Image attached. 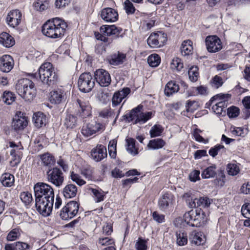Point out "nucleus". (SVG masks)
Returning a JSON list of instances; mask_svg holds the SVG:
<instances>
[{
  "mask_svg": "<svg viewBox=\"0 0 250 250\" xmlns=\"http://www.w3.org/2000/svg\"><path fill=\"white\" fill-rule=\"evenodd\" d=\"M49 6V3L46 0H38L34 3L35 9L40 11L46 9Z\"/></svg>",
  "mask_w": 250,
  "mask_h": 250,
  "instance_id": "nucleus-51",
  "label": "nucleus"
},
{
  "mask_svg": "<svg viewBox=\"0 0 250 250\" xmlns=\"http://www.w3.org/2000/svg\"><path fill=\"white\" fill-rule=\"evenodd\" d=\"M191 91L193 95H207L208 94V88L206 86L201 85L197 87H192Z\"/></svg>",
  "mask_w": 250,
  "mask_h": 250,
  "instance_id": "nucleus-44",
  "label": "nucleus"
},
{
  "mask_svg": "<svg viewBox=\"0 0 250 250\" xmlns=\"http://www.w3.org/2000/svg\"><path fill=\"white\" fill-rule=\"evenodd\" d=\"M47 181L57 187L61 186L64 181L62 171L57 167L49 168L46 172Z\"/></svg>",
  "mask_w": 250,
  "mask_h": 250,
  "instance_id": "nucleus-7",
  "label": "nucleus"
},
{
  "mask_svg": "<svg viewBox=\"0 0 250 250\" xmlns=\"http://www.w3.org/2000/svg\"><path fill=\"white\" fill-rule=\"evenodd\" d=\"M95 79L101 86H108L111 83L110 75L103 69H97L94 73Z\"/></svg>",
  "mask_w": 250,
  "mask_h": 250,
  "instance_id": "nucleus-16",
  "label": "nucleus"
},
{
  "mask_svg": "<svg viewBox=\"0 0 250 250\" xmlns=\"http://www.w3.org/2000/svg\"><path fill=\"white\" fill-rule=\"evenodd\" d=\"M165 142L162 139H155L149 141L147 147L150 149H158L165 145Z\"/></svg>",
  "mask_w": 250,
  "mask_h": 250,
  "instance_id": "nucleus-36",
  "label": "nucleus"
},
{
  "mask_svg": "<svg viewBox=\"0 0 250 250\" xmlns=\"http://www.w3.org/2000/svg\"><path fill=\"white\" fill-rule=\"evenodd\" d=\"M143 106L138 105L132 109L125 116V119L128 122H132L134 124H143L150 119L153 116L151 111L143 112Z\"/></svg>",
  "mask_w": 250,
  "mask_h": 250,
  "instance_id": "nucleus-6",
  "label": "nucleus"
},
{
  "mask_svg": "<svg viewBox=\"0 0 250 250\" xmlns=\"http://www.w3.org/2000/svg\"><path fill=\"white\" fill-rule=\"evenodd\" d=\"M184 65L181 60L179 58H173L170 63V67L172 69L180 71L183 68Z\"/></svg>",
  "mask_w": 250,
  "mask_h": 250,
  "instance_id": "nucleus-49",
  "label": "nucleus"
},
{
  "mask_svg": "<svg viewBox=\"0 0 250 250\" xmlns=\"http://www.w3.org/2000/svg\"><path fill=\"white\" fill-rule=\"evenodd\" d=\"M188 74L189 80L193 82L198 80L199 77L198 68L196 66H192L188 70Z\"/></svg>",
  "mask_w": 250,
  "mask_h": 250,
  "instance_id": "nucleus-43",
  "label": "nucleus"
},
{
  "mask_svg": "<svg viewBox=\"0 0 250 250\" xmlns=\"http://www.w3.org/2000/svg\"><path fill=\"white\" fill-rule=\"evenodd\" d=\"M41 159L44 166L51 167L55 164L54 157L50 153H46L41 155Z\"/></svg>",
  "mask_w": 250,
  "mask_h": 250,
  "instance_id": "nucleus-35",
  "label": "nucleus"
},
{
  "mask_svg": "<svg viewBox=\"0 0 250 250\" xmlns=\"http://www.w3.org/2000/svg\"><path fill=\"white\" fill-rule=\"evenodd\" d=\"M50 101L52 104H58L64 100L65 94L61 89L53 91L50 92Z\"/></svg>",
  "mask_w": 250,
  "mask_h": 250,
  "instance_id": "nucleus-26",
  "label": "nucleus"
},
{
  "mask_svg": "<svg viewBox=\"0 0 250 250\" xmlns=\"http://www.w3.org/2000/svg\"><path fill=\"white\" fill-rule=\"evenodd\" d=\"M231 133L233 135L242 137L245 136L244 129L242 127H231Z\"/></svg>",
  "mask_w": 250,
  "mask_h": 250,
  "instance_id": "nucleus-63",
  "label": "nucleus"
},
{
  "mask_svg": "<svg viewBox=\"0 0 250 250\" xmlns=\"http://www.w3.org/2000/svg\"><path fill=\"white\" fill-rule=\"evenodd\" d=\"M28 125L27 118L21 112H17L13 119L12 127L16 131L22 130Z\"/></svg>",
  "mask_w": 250,
  "mask_h": 250,
  "instance_id": "nucleus-14",
  "label": "nucleus"
},
{
  "mask_svg": "<svg viewBox=\"0 0 250 250\" xmlns=\"http://www.w3.org/2000/svg\"><path fill=\"white\" fill-rule=\"evenodd\" d=\"M172 201L171 195L168 193L164 194L159 200L158 206L159 208L163 211H166L171 207Z\"/></svg>",
  "mask_w": 250,
  "mask_h": 250,
  "instance_id": "nucleus-22",
  "label": "nucleus"
},
{
  "mask_svg": "<svg viewBox=\"0 0 250 250\" xmlns=\"http://www.w3.org/2000/svg\"><path fill=\"white\" fill-rule=\"evenodd\" d=\"M38 75L34 74L35 77L39 76L40 80L44 83L49 86L56 83L58 80V76L54 71L52 64L46 62L41 65L38 70Z\"/></svg>",
  "mask_w": 250,
  "mask_h": 250,
  "instance_id": "nucleus-3",
  "label": "nucleus"
},
{
  "mask_svg": "<svg viewBox=\"0 0 250 250\" xmlns=\"http://www.w3.org/2000/svg\"><path fill=\"white\" fill-rule=\"evenodd\" d=\"M224 99V95H216L213 97L209 101V104H213L212 107V110L218 115L223 116L226 114L227 107V103L225 101H220Z\"/></svg>",
  "mask_w": 250,
  "mask_h": 250,
  "instance_id": "nucleus-11",
  "label": "nucleus"
},
{
  "mask_svg": "<svg viewBox=\"0 0 250 250\" xmlns=\"http://www.w3.org/2000/svg\"><path fill=\"white\" fill-rule=\"evenodd\" d=\"M211 83L213 87L218 88L223 85V81L221 77L216 75L212 79Z\"/></svg>",
  "mask_w": 250,
  "mask_h": 250,
  "instance_id": "nucleus-56",
  "label": "nucleus"
},
{
  "mask_svg": "<svg viewBox=\"0 0 250 250\" xmlns=\"http://www.w3.org/2000/svg\"><path fill=\"white\" fill-rule=\"evenodd\" d=\"M116 145L117 141L115 140H111L108 144V148L109 154L111 158H114L116 155Z\"/></svg>",
  "mask_w": 250,
  "mask_h": 250,
  "instance_id": "nucleus-52",
  "label": "nucleus"
},
{
  "mask_svg": "<svg viewBox=\"0 0 250 250\" xmlns=\"http://www.w3.org/2000/svg\"><path fill=\"white\" fill-rule=\"evenodd\" d=\"M14 61L9 55H4L0 58V70L4 73L9 72L13 68Z\"/></svg>",
  "mask_w": 250,
  "mask_h": 250,
  "instance_id": "nucleus-19",
  "label": "nucleus"
},
{
  "mask_svg": "<svg viewBox=\"0 0 250 250\" xmlns=\"http://www.w3.org/2000/svg\"><path fill=\"white\" fill-rule=\"evenodd\" d=\"M163 131V127L160 125H155L150 130L149 133L151 138L159 136Z\"/></svg>",
  "mask_w": 250,
  "mask_h": 250,
  "instance_id": "nucleus-46",
  "label": "nucleus"
},
{
  "mask_svg": "<svg viewBox=\"0 0 250 250\" xmlns=\"http://www.w3.org/2000/svg\"><path fill=\"white\" fill-rule=\"evenodd\" d=\"M35 206L37 210L43 216H47L52 212L54 201L53 188L43 182H39L34 187Z\"/></svg>",
  "mask_w": 250,
  "mask_h": 250,
  "instance_id": "nucleus-1",
  "label": "nucleus"
},
{
  "mask_svg": "<svg viewBox=\"0 0 250 250\" xmlns=\"http://www.w3.org/2000/svg\"><path fill=\"white\" fill-rule=\"evenodd\" d=\"M125 9L128 14H133L135 10L133 4L129 0L125 1Z\"/></svg>",
  "mask_w": 250,
  "mask_h": 250,
  "instance_id": "nucleus-61",
  "label": "nucleus"
},
{
  "mask_svg": "<svg viewBox=\"0 0 250 250\" xmlns=\"http://www.w3.org/2000/svg\"><path fill=\"white\" fill-rule=\"evenodd\" d=\"M16 250H30V246L24 242L17 241L15 242Z\"/></svg>",
  "mask_w": 250,
  "mask_h": 250,
  "instance_id": "nucleus-58",
  "label": "nucleus"
},
{
  "mask_svg": "<svg viewBox=\"0 0 250 250\" xmlns=\"http://www.w3.org/2000/svg\"><path fill=\"white\" fill-rule=\"evenodd\" d=\"M76 105L79 107L77 114L82 118H85L91 114V107L88 102L83 99H77Z\"/></svg>",
  "mask_w": 250,
  "mask_h": 250,
  "instance_id": "nucleus-18",
  "label": "nucleus"
},
{
  "mask_svg": "<svg viewBox=\"0 0 250 250\" xmlns=\"http://www.w3.org/2000/svg\"><path fill=\"white\" fill-rule=\"evenodd\" d=\"M16 89L19 95L27 101L32 100L36 95L34 84L28 79L19 80L16 85Z\"/></svg>",
  "mask_w": 250,
  "mask_h": 250,
  "instance_id": "nucleus-5",
  "label": "nucleus"
},
{
  "mask_svg": "<svg viewBox=\"0 0 250 250\" xmlns=\"http://www.w3.org/2000/svg\"><path fill=\"white\" fill-rule=\"evenodd\" d=\"M126 150L130 154L135 156L138 153V149L135 146V140L131 138L125 140Z\"/></svg>",
  "mask_w": 250,
  "mask_h": 250,
  "instance_id": "nucleus-33",
  "label": "nucleus"
},
{
  "mask_svg": "<svg viewBox=\"0 0 250 250\" xmlns=\"http://www.w3.org/2000/svg\"><path fill=\"white\" fill-rule=\"evenodd\" d=\"M11 155L13 157L12 161L14 165H18L21 161V156L16 151L15 149H12L10 152Z\"/></svg>",
  "mask_w": 250,
  "mask_h": 250,
  "instance_id": "nucleus-62",
  "label": "nucleus"
},
{
  "mask_svg": "<svg viewBox=\"0 0 250 250\" xmlns=\"http://www.w3.org/2000/svg\"><path fill=\"white\" fill-rule=\"evenodd\" d=\"M167 41V35L159 32L150 34L147 39V44L151 48H158L163 46Z\"/></svg>",
  "mask_w": 250,
  "mask_h": 250,
  "instance_id": "nucleus-12",
  "label": "nucleus"
},
{
  "mask_svg": "<svg viewBox=\"0 0 250 250\" xmlns=\"http://www.w3.org/2000/svg\"><path fill=\"white\" fill-rule=\"evenodd\" d=\"M122 29L117 28L115 25H103L100 28V32L102 34L106 36L112 35H118L121 33Z\"/></svg>",
  "mask_w": 250,
  "mask_h": 250,
  "instance_id": "nucleus-27",
  "label": "nucleus"
},
{
  "mask_svg": "<svg viewBox=\"0 0 250 250\" xmlns=\"http://www.w3.org/2000/svg\"><path fill=\"white\" fill-rule=\"evenodd\" d=\"M77 193V187L73 184H68L63 188L62 193L65 198L69 199L76 196Z\"/></svg>",
  "mask_w": 250,
  "mask_h": 250,
  "instance_id": "nucleus-30",
  "label": "nucleus"
},
{
  "mask_svg": "<svg viewBox=\"0 0 250 250\" xmlns=\"http://www.w3.org/2000/svg\"><path fill=\"white\" fill-rule=\"evenodd\" d=\"M193 52L192 42L189 40L183 42L181 47V52L183 56H189Z\"/></svg>",
  "mask_w": 250,
  "mask_h": 250,
  "instance_id": "nucleus-31",
  "label": "nucleus"
},
{
  "mask_svg": "<svg viewBox=\"0 0 250 250\" xmlns=\"http://www.w3.org/2000/svg\"><path fill=\"white\" fill-rule=\"evenodd\" d=\"M21 20V13L18 9L12 10L7 14L6 22L12 27H17L19 25Z\"/></svg>",
  "mask_w": 250,
  "mask_h": 250,
  "instance_id": "nucleus-17",
  "label": "nucleus"
},
{
  "mask_svg": "<svg viewBox=\"0 0 250 250\" xmlns=\"http://www.w3.org/2000/svg\"><path fill=\"white\" fill-rule=\"evenodd\" d=\"M179 90V85L175 81H170L165 86V94L169 97Z\"/></svg>",
  "mask_w": 250,
  "mask_h": 250,
  "instance_id": "nucleus-29",
  "label": "nucleus"
},
{
  "mask_svg": "<svg viewBox=\"0 0 250 250\" xmlns=\"http://www.w3.org/2000/svg\"><path fill=\"white\" fill-rule=\"evenodd\" d=\"M33 121L37 127H41L45 125L47 123L46 115L41 112L35 113L33 116Z\"/></svg>",
  "mask_w": 250,
  "mask_h": 250,
  "instance_id": "nucleus-28",
  "label": "nucleus"
},
{
  "mask_svg": "<svg viewBox=\"0 0 250 250\" xmlns=\"http://www.w3.org/2000/svg\"><path fill=\"white\" fill-rule=\"evenodd\" d=\"M242 214L247 218H250V204L245 203L241 208Z\"/></svg>",
  "mask_w": 250,
  "mask_h": 250,
  "instance_id": "nucleus-59",
  "label": "nucleus"
},
{
  "mask_svg": "<svg viewBox=\"0 0 250 250\" xmlns=\"http://www.w3.org/2000/svg\"><path fill=\"white\" fill-rule=\"evenodd\" d=\"M184 198L190 208L208 207L211 203L210 200L207 197L193 198L188 193H186L184 195Z\"/></svg>",
  "mask_w": 250,
  "mask_h": 250,
  "instance_id": "nucleus-9",
  "label": "nucleus"
},
{
  "mask_svg": "<svg viewBox=\"0 0 250 250\" xmlns=\"http://www.w3.org/2000/svg\"><path fill=\"white\" fill-rule=\"evenodd\" d=\"M207 50L210 53H216L220 51L223 47L222 42L217 36H208L205 40Z\"/></svg>",
  "mask_w": 250,
  "mask_h": 250,
  "instance_id": "nucleus-13",
  "label": "nucleus"
},
{
  "mask_svg": "<svg viewBox=\"0 0 250 250\" xmlns=\"http://www.w3.org/2000/svg\"><path fill=\"white\" fill-rule=\"evenodd\" d=\"M67 27L62 19L56 18L47 21L42 27V32L46 37L52 39L62 38Z\"/></svg>",
  "mask_w": 250,
  "mask_h": 250,
  "instance_id": "nucleus-2",
  "label": "nucleus"
},
{
  "mask_svg": "<svg viewBox=\"0 0 250 250\" xmlns=\"http://www.w3.org/2000/svg\"><path fill=\"white\" fill-rule=\"evenodd\" d=\"M0 181L4 186L11 187L14 183V176L9 173H4L1 176Z\"/></svg>",
  "mask_w": 250,
  "mask_h": 250,
  "instance_id": "nucleus-34",
  "label": "nucleus"
},
{
  "mask_svg": "<svg viewBox=\"0 0 250 250\" xmlns=\"http://www.w3.org/2000/svg\"><path fill=\"white\" fill-rule=\"evenodd\" d=\"M147 241L141 237H139L135 243V248L137 250H146Z\"/></svg>",
  "mask_w": 250,
  "mask_h": 250,
  "instance_id": "nucleus-55",
  "label": "nucleus"
},
{
  "mask_svg": "<svg viewBox=\"0 0 250 250\" xmlns=\"http://www.w3.org/2000/svg\"><path fill=\"white\" fill-rule=\"evenodd\" d=\"M184 221L189 226L199 227L206 224L208 220L206 213L200 208L186 212L183 216Z\"/></svg>",
  "mask_w": 250,
  "mask_h": 250,
  "instance_id": "nucleus-4",
  "label": "nucleus"
},
{
  "mask_svg": "<svg viewBox=\"0 0 250 250\" xmlns=\"http://www.w3.org/2000/svg\"><path fill=\"white\" fill-rule=\"evenodd\" d=\"M89 190L92 193L96 202L99 203L104 200L105 194L101 189L90 188Z\"/></svg>",
  "mask_w": 250,
  "mask_h": 250,
  "instance_id": "nucleus-39",
  "label": "nucleus"
},
{
  "mask_svg": "<svg viewBox=\"0 0 250 250\" xmlns=\"http://www.w3.org/2000/svg\"><path fill=\"white\" fill-rule=\"evenodd\" d=\"M15 97L11 92L5 91L1 98V100L7 104H11L15 101Z\"/></svg>",
  "mask_w": 250,
  "mask_h": 250,
  "instance_id": "nucleus-48",
  "label": "nucleus"
},
{
  "mask_svg": "<svg viewBox=\"0 0 250 250\" xmlns=\"http://www.w3.org/2000/svg\"><path fill=\"white\" fill-rule=\"evenodd\" d=\"M189 241L191 244L201 245L206 241L205 235L201 232L192 231L189 235Z\"/></svg>",
  "mask_w": 250,
  "mask_h": 250,
  "instance_id": "nucleus-25",
  "label": "nucleus"
},
{
  "mask_svg": "<svg viewBox=\"0 0 250 250\" xmlns=\"http://www.w3.org/2000/svg\"><path fill=\"white\" fill-rule=\"evenodd\" d=\"M130 92V89L127 87L124 88L121 91L115 92L112 99V105L116 106L119 105Z\"/></svg>",
  "mask_w": 250,
  "mask_h": 250,
  "instance_id": "nucleus-23",
  "label": "nucleus"
},
{
  "mask_svg": "<svg viewBox=\"0 0 250 250\" xmlns=\"http://www.w3.org/2000/svg\"><path fill=\"white\" fill-rule=\"evenodd\" d=\"M104 130V126L103 124L96 121H92L83 125L81 132L84 136L89 137Z\"/></svg>",
  "mask_w": 250,
  "mask_h": 250,
  "instance_id": "nucleus-15",
  "label": "nucleus"
},
{
  "mask_svg": "<svg viewBox=\"0 0 250 250\" xmlns=\"http://www.w3.org/2000/svg\"><path fill=\"white\" fill-rule=\"evenodd\" d=\"M20 198L26 206L29 205L33 201L32 194L28 192H23L21 193Z\"/></svg>",
  "mask_w": 250,
  "mask_h": 250,
  "instance_id": "nucleus-53",
  "label": "nucleus"
},
{
  "mask_svg": "<svg viewBox=\"0 0 250 250\" xmlns=\"http://www.w3.org/2000/svg\"><path fill=\"white\" fill-rule=\"evenodd\" d=\"M102 19L106 22H113L118 19V12L111 8H105L101 11Z\"/></svg>",
  "mask_w": 250,
  "mask_h": 250,
  "instance_id": "nucleus-21",
  "label": "nucleus"
},
{
  "mask_svg": "<svg viewBox=\"0 0 250 250\" xmlns=\"http://www.w3.org/2000/svg\"><path fill=\"white\" fill-rule=\"evenodd\" d=\"M21 235V230L20 228H14L7 234L6 240L8 241H14L19 239Z\"/></svg>",
  "mask_w": 250,
  "mask_h": 250,
  "instance_id": "nucleus-40",
  "label": "nucleus"
},
{
  "mask_svg": "<svg viewBox=\"0 0 250 250\" xmlns=\"http://www.w3.org/2000/svg\"><path fill=\"white\" fill-rule=\"evenodd\" d=\"M70 176L71 179L80 186H82L86 183L85 181L82 179L80 175L74 173L73 171L70 173Z\"/></svg>",
  "mask_w": 250,
  "mask_h": 250,
  "instance_id": "nucleus-54",
  "label": "nucleus"
},
{
  "mask_svg": "<svg viewBox=\"0 0 250 250\" xmlns=\"http://www.w3.org/2000/svg\"><path fill=\"white\" fill-rule=\"evenodd\" d=\"M94 80L90 73L82 74L78 82L79 89L83 92H90L95 85Z\"/></svg>",
  "mask_w": 250,
  "mask_h": 250,
  "instance_id": "nucleus-8",
  "label": "nucleus"
},
{
  "mask_svg": "<svg viewBox=\"0 0 250 250\" xmlns=\"http://www.w3.org/2000/svg\"><path fill=\"white\" fill-rule=\"evenodd\" d=\"M227 114L230 118L237 117L239 114V109L235 106H231L228 108Z\"/></svg>",
  "mask_w": 250,
  "mask_h": 250,
  "instance_id": "nucleus-60",
  "label": "nucleus"
},
{
  "mask_svg": "<svg viewBox=\"0 0 250 250\" xmlns=\"http://www.w3.org/2000/svg\"><path fill=\"white\" fill-rule=\"evenodd\" d=\"M79 209L78 203L76 201H71L61 209L60 216L62 220L71 219L77 214Z\"/></svg>",
  "mask_w": 250,
  "mask_h": 250,
  "instance_id": "nucleus-10",
  "label": "nucleus"
},
{
  "mask_svg": "<svg viewBox=\"0 0 250 250\" xmlns=\"http://www.w3.org/2000/svg\"><path fill=\"white\" fill-rule=\"evenodd\" d=\"M160 57L156 54L150 55L147 59V62L151 67L157 66L160 64Z\"/></svg>",
  "mask_w": 250,
  "mask_h": 250,
  "instance_id": "nucleus-45",
  "label": "nucleus"
},
{
  "mask_svg": "<svg viewBox=\"0 0 250 250\" xmlns=\"http://www.w3.org/2000/svg\"><path fill=\"white\" fill-rule=\"evenodd\" d=\"M177 243L180 246L186 245L188 243L187 234L183 232H180L176 233Z\"/></svg>",
  "mask_w": 250,
  "mask_h": 250,
  "instance_id": "nucleus-50",
  "label": "nucleus"
},
{
  "mask_svg": "<svg viewBox=\"0 0 250 250\" xmlns=\"http://www.w3.org/2000/svg\"><path fill=\"white\" fill-rule=\"evenodd\" d=\"M77 118L73 115H66L64 120V125L67 128H73L77 125Z\"/></svg>",
  "mask_w": 250,
  "mask_h": 250,
  "instance_id": "nucleus-38",
  "label": "nucleus"
},
{
  "mask_svg": "<svg viewBox=\"0 0 250 250\" xmlns=\"http://www.w3.org/2000/svg\"><path fill=\"white\" fill-rule=\"evenodd\" d=\"M199 106L198 102L194 100H188L186 104V108L187 112H193L197 109Z\"/></svg>",
  "mask_w": 250,
  "mask_h": 250,
  "instance_id": "nucleus-47",
  "label": "nucleus"
},
{
  "mask_svg": "<svg viewBox=\"0 0 250 250\" xmlns=\"http://www.w3.org/2000/svg\"><path fill=\"white\" fill-rule=\"evenodd\" d=\"M216 167L215 165L209 166L204 169L202 174V177L204 179H208L214 177L216 174Z\"/></svg>",
  "mask_w": 250,
  "mask_h": 250,
  "instance_id": "nucleus-37",
  "label": "nucleus"
},
{
  "mask_svg": "<svg viewBox=\"0 0 250 250\" xmlns=\"http://www.w3.org/2000/svg\"><path fill=\"white\" fill-rule=\"evenodd\" d=\"M91 155L95 162H100L107 157L106 148L102 145H98L92 149Z\"/></svg>",
  "mask_w": 250,
  "mask_h": 250,
  "instance_id": "nucleus-20",
  "label": "nucleus"
},
{
  "mask_svg": "<svg viewBox=\"0 0 250 250\" xmlns=\"http://www.w3.org/2000/svg\"><path fill=\"white\" fill-rule=\"evenodd\" d=\"M225 152L226 148L224 146L217 145L209 149L208 153L212 157H215L216 155L218 154L222 155L223 153H225Z\"/></svg>",
  "mask_w": 250,
  "mask_h": 250,
  "instance_id": "nucleus-41",
  "label": "nucleus"
},
{
  "mask_svg": "<svg viewBox=\"0 0 250 250\" xmlns=\"http://www.w3.org/2000/svg\"><path fill=\"white\" fill-rule=\"evenodd\" d=\"M92 173V169L90 167H83L81 170V174L88 180L91 179Z\"/></svg>",
  "mask_w": 250,
  "mask_h": 250,
  "instance_id": "nucleus-57",
  "label": "nucleus"
},
{
  "mask_svg": "<svg viewBox=\"0 0 250 250\" xmlns=\"http://www.w3.org/2000/svg\"><path fill=\"white\" fill-rule=\"evenodd\" d=\"M14 38L7 32H2L0 34V43L3 46L10 48L15 44Z\"/></svg>",
  "mask_w": 250,
  "mask_h": 250,
  "instance_id": "nucleus-24",
  "label": "nucleus"
},
{
  "mask_svg": "<svg viewBox=\"0 0 250 250\" xmlns=\"http://www.w3.org/2000/svg\"><path fill=\"white\" fill-rule=\"evenodd\" d=\"M153 219L158 223H162L165 221V215L159 214L157 211H154L152 213Z\"/></svg>",
  "mask_w": 250,
  "mask_h": 250,
  "instance_id": "nucleus-64",
  "label": "nucleus"
},
{
  "mask_svg": "<svg viewBox=\"0 0 250 250\" xmlns=\"http://www.w3.org/2000/svg\"><path fill=\"white\" fill-rule=\"evenodd\" d=\"M125 57V54L118 52L111 56L109 62L111 65H117L122 63L124 62Z\"/></svg>",
  "mask_w": 250,
  "mask_h": 250,
  "instance_id": "nucleus-32",
  "label": "nucleus"
},
{
  "mask_svg": "<svg viewBox=\"0 0 250 250\" xmlns=\"http://www.w3.org/2000/svg\"><path fill=\"white\" fill-rule=\"evenodd\" d=\"M227 170L229 175H236L240 172L239 164L236 163L228 164L227 166Z\"/></svg>",
  "mask_w": 250,
  "mask_h": 250,
  "instance_id": "nucleus-42",
  "label": "nucleus"
}]
</instances>
